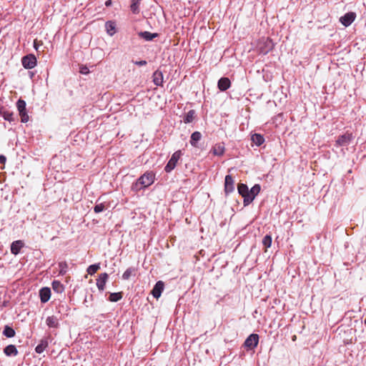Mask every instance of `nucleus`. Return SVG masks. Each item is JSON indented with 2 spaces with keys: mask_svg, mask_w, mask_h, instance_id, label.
Masks as SVG:
<instances>
[{
  "mask_svg": "<svg viewBox=\"0 0 366 366\" xmlns=\"http://www.w3.org/2000/svg\"><path fill=\"white\" fill-rule=\"evenodd\" d=\"M154 180V174L152 172H147L142 174L133 184L132 189L135 190H140L142 188L150 186Z\"/></svg>",
  "mask_w": 366,
  "mask_h": 366,
  "instance_id": "obj_1",
  "label": "nucleus"
},
{
  "mask_svg": "<svg viewBox=\"0 0 366 366\" xmlns=\"http://www.w3.org/2000/svg\"><path fill=\"white\" fill-rule=\"evenodd\" d=\"M182 155L181 150L176 151L172 155L167 165L164 167V171L167 173L171 172L176 167L177 163Z\"/></svg>",
  "mask_w": 366,
  "mask_h": 366,
  "instance_id": "obj_2",
  "label": "nucleus"
},
{
  "mask_svg": "<svg viewBox=\"0 0 366 366\" xmlns=\"http://www.w3.org/2000/svg\"><path fill=\"white\" fill-rule=\"evenodd\" d=\"M261 187L259 184H254L250 190H249L248 197H245V200H243L244 206L249 205L255 197L259 193Z\"/></svg>",
  "mask_w": 366,
  "mask_h": 366,
  "instance_id": "obj_3",
  "label": "nucleus"
},
{
  "mask_svg": "<svg viewBox=\"0 0 366 366\" xmlns=\"http://www.w3.org/2000/svg\"><path fill=\"white\" fill-rule=\"evenodd\" d=\"M352 139V134L351 133L346 132L338 137L335 142V145L337 147H347L350 144Z\"/></svg>",
  "mask_w": 366,
  "mask_h": 366,
  "instance_id": "obj_4",
  "label": "nucleus"
},
{
  "mask_svg": "<svg viewBox=\"0 0 366 366\" xmlns=\"http://www.w3.org/2000/svg\"><path fill=\"white\" fill-rule=\"evenodd\" d=\"M21 64L25 69H33L36 65V58L34 54H28L22 58Z\"/></svg>",
  "mask_w": 366,
  "mask_h": 366,
  "instance_id": "obj_5",
  "label": "nucleus"
},
{
  "mask_svg": "<svg viewBox=\"0 0 366 366\" xmlns=\"http://www.w3.org/2000/svg\"><path fill=\"white\" fill-rule=\"evenodd\" d=\"M259 342V335L257 334H251L245 340L244 345L249 349L255 348Z\"/></svg>",
  "mask_w": 366,
  "mask_h": 366,
  "instance_id": "obj_6",
  "label": "nucleus"
},
{
  "mask_svg": "<svg viewBox=\"0 0 366 366\" xmlns=\"http://www.w3.org/2000/svg\"><path fill=\"white\" fill-rule=\"evenodd\" d=\"M274 47V44L272 41L267 38L263 40L262 44L259 45V52L262 54H268L271 50H272Z\"/></svg>",
  "mask_w": 366,
  "mask_h": 366,
  "instance_id": "obj_7",
  "label": "nucleus"
},
{
  "mask_svg": "<svg viewBox=\"0 0 366 366\" xmlns=\"http://www.w3.org/2000/svg\"><path fill=\"white\" fill-rule=\"evenodd\" d=\"M108 278V274L104 272L99 274V277L97 279V287L100 292H103L104 290Z\"/></svg>",
  "mask_w": 366,
  "mask_h": 366,
  "instance_id": "obj_8",
  "label": "nucleus"
},
{
  "mask_svg": "<svg viewBox=\"0 0 366 366\" xmlns=\"http://www.w3.org/2000/svg\"><path fill=\"white\" fill-rule=\"evenodd\" d=\"M234 190V181L231 175H227L224 179V191L229 194Z\"/></svg>",
  "mask_w": 366,
  "mask_h": 366,
  "instance_id": "obj_9",
  "label": "nucleus"
},
{
  "mask_svg": "<svg viewBox=\"0 0 366 366\" xmlns=\"http://www.w3.org/2000/svg\"><path fill=\"white\" fill-rule=\"evenodd\" d=\"M356 14L354 12H348L340 18V22L345 26H350L355 19Z\"/></svg>",
  "mask_w": 366,
  "mask_h": 366,
  "instance_id": "obj_10",
  "label": "nucleus"
},
{
  "mask_svg": "<svg viewBox=\"0 0 366 366\" xmlns=\"http://www.w3.org/2000/svg\"><path fill=\"white\" fill-rule=\"evenodd\" d=\"M152 81L157 86H162L164 76L162 71L157 69L152 74Z\"/></svg>",
  "mask_w": 366,
  "mask_h": 366,
  "instance_id": "obj_11",
  "label": "nucleus"
},
{
  "mask_svg": "<svg viewBox=\"0 0 366 366\" xmlns=\"http://www.w3.org/2000/svg\"><path fill=\"white\" fill-rule=\"evenodd\" d=\"M164 282L162 281H158L155 284V285L154 286V287L152 290V294L153 297L158 299L161 296L162 292L164 290Z\"/></svg>",
  "mask_w": 366,
  "mask_h": 366,
  "instance_id": "obj_12",
  "label": "nucleus"
},
{
  "mask_svg": "<svg viewBox=\"0 0 366 366\" xmlns=\"http://www.w3.org/2000/svg\"><path fill=\"white\" fill-rule=\"evenodd\" d=\"M39 297L42 303L47 302L51 297V290L49 287H45L39 290Z\"/></svg>",
  "mask_w": 366,
  "mask_h": 366,
  "instance_id": "obj_13",
  "label": "nucleus"
},
{
  "mask_svg": "<svg viewBox=\"0 0 366 366\" xmlns=\"http://www.w3.org/2000/svg\"><path fill=\"white\" fill-rule=\"evenodd\" d=\"M231 86V81L227 77H222L219 79L217 83L218 89L220 91L224 92L228 89Z\"/></svg>",
  "mask_w": 366,
  "mask_h": 366,
  "instance_id": "obj_14",
  "label": "nucleus"
},
{
  "mask_svg": "<svg viewBox=\"0 0 366 366\" xmlns=\"http://www.w3.org/2000/svg\"><path fill=\"white\" fill-rule=\"evenodd\" d=\"M24 246V243L21 240H16L11 244V252L16 255L20 252L21 249Z\"/></svg>",
  "mask_w": 366,
  "mask_h": 366,
  "instance_id": "obj_15",
  "label": "nucleus"
},
{
  "mask_svg": "<svg viewBox=\"0 0 366 366\" xmlns=\"http://www.w3.org/2000/svg\"><path fill=\"white\" fill-rule=\"evenodd\" d=\"M46 324L50 328H58L59 327V319L54 315L49 316L46 320Z\"/></svg>",
  "mask_w": 366,
  "mask_h": 366,
  "instance_id": "obj_16",
  "label": "nucleus"
},
{
  "mask_svg": "<svg viewBox=\"0 0 366 366\" xmlns=\"http://www.w3.org/2000/svg\"><path fill=\"white\" fill-rule=\"evenodd\" d=\"M138 36L145 41H149L157 37L159 34L157 33H151L149 31H145L138 32Z\"/></svg>",
  "mask_w": 366,
  "mask_h": 366,
  "instance_id": "obj_17",
  "label": "nucleus"
},
{
  "mask_svg": "<svg viewBox=\"0 0 366 366\" xmlns=\"http://www.w3.org/2000/svg\"><path fill=\"white\" fill-rule=\"evenodd\" d=\"M0 115H1L6 121L9 122L15 121L14 114L10 111L3 110L2 108H0Z\"/></svg>",
  "mask_w": 366,
  "mask_h": 366,
  "instance_id": "obj_18",
  "label": "nucleus"
},
{
  "mask_svg": "<svg viewBox=\"0 0 366 366\" xmlns=\"http://www.w3.org/2000/svg\"><path fill=\"white\" fill-rule=\"evenodd\" d=\"M202 139V134L199 132H194L192 134L190 144L194 147H197L198 142Z\"/></svg>",
  "mask_w": 366,
  "mask_h": 366,
  "instance_id": "obj_19",
  "label": "nucleus"
},
{
  "mask_svg": "<svg viewBox=\"0 0 366 366\" xmlns=\"http://www.w3.org/2000/svg\"><path fill=\"white\" fill-rule=\"evenodd\" d=\"M238 193L244 198L245 200V197H248L249 189L248 187L245 184H239L237 186Z\"/></svg>",
  "mask_w": 366,
  "mask_h": 366,
  "instance_id": "obj_20",
  "label": "nucleus"
},
{
  "mask_svg": "<svg viewBox=\"0 0 366 366\" xmlns=\"http://www.w3.org/2000/svg\"><path fill=\"white\" fill-rule=\"evenodd\" d=\"M48 340L46 338L41 339L39 345L36 347L35 351L38 354L42 353L44 350L48 347Z\"/></svg>",
  "mask_w": 366,
  "mask_h": 366,
  "instance_id": "obj_21",
  "label": "nucleus"
},
{
  "mask_svg": "<svg viewBox=\"0 0 366 366\" xmlns=\"http://www.w3.org/2000/svg\"><path fill=\"white\" fill-rule=\"evenodd\" d=\"M4 352L6 356H16L18 354V350L15 345H9L4 348Z\"/></svg>",
  "mask_w": 366,
  "mask_h": 366,
  "instance_id": "obj_22",
  "label": "nucleus"
},
{
  "mask_svg": "<svg viewBox=\"0 0 366 366\" xmlns=\"http://www.w3.org/2000/svg\"><path fill=\"white\" fill-rule=\"evenodd\" d=\"M105 27L107 34L110 36H112L116 33V24L114 22L110 21H107L105 24Z\"/></svg>",
  "mask_w": 366,
  "mask_h": 366,
  "instance_id": "obj_23",
  "label": "nucleus"
},
{
  "mask_svg": "<svg viewBox=\"0 0 366 366\" xmlns=\"http://www.w3.org/2000/svg\"><path fill=\"white\" fill-rule=\"evenodd\" d=\"M212 152L213 153L214 155H216V156H222L224 152V146L223 144H215L212 149Z\"/></svg>",
  "mask_w": 366,
  "mask_h": 366,
  "instance_id": "obj_24",
  "label": "nucleus"
},
{
  "mask_svg": "<svg viewBox=\"0 0 366 366\" xmlns=\"http://www.w3.org/2000/svg\"><path fill=\"white\" fill-rule=\"evenodd\" d=\"M251 139H252V142L258 147L262 145L264 142V137L259 134H254L252 136Z\"/></svg>",
  "mask_w": 366,
  "mask_h": 366,
  "instance_id": "obj_25",
  "label": "nucleus"
},
{
  "mask_svg": "<svg viewBox=\"0 0 366 366\" xmlns=\"http://www.w3.org/2000/svg\"><path fill=\"white\" fill-rule=\"evenodd\" d=\"M51 285L53 290L56 293H62L64 290V285L58 280H54Z\"/></svg>",
  "mask_w": 366,
  "mask_h": 366,
  "instance_id": "obj_26",
  "label": "nucleus"
},
{
  "mask_svg": "<svg viewBox=\"0 0 366 366\" xmlns=\"http://www.w3.org/2000/svg\"><path fill=\"white\" fill-rule=\"evenodd\" d=\"M2 333L5 337L8 338L13 337L16 335L15 330L9 325L4 326Z\"/></svg>",
  "mask_w": 366,
  "mask_h": 366,
  "instance_id": "obj_27",
  "label": "nucleus"
},
{
  "mask_svg": "<svg viewBox=\"0 0 366 366\" xmlns=\"http://www.w3.org/2000/svg\"><path fill=\"white\" fill-rule=\"evenodd\" d=\"M195 111L192 109V110H189L187 114L186 115L184 116V122L185 124H189V123H191L193 122V120L195 118Z\"/></svg>",
  "mask_w": 366,
  "mask_h": 366,
  "instance_id": "obj_28",
  "label": "nucleus"
},
{
  "mask_svg": "<svg viewBox=\"0 0 366 366\" xmlns=\"http://www.w3.org/2000/svg\"><path fill=\"white\" fill-rule=\"evenodd\" d=\"M136 269L134 267H129L122 274V279L129 280L132 276H135Z\"/></svg>",
  "mask_w": 366,
  "mask_h": 366,
  "instance_id": "obj_29",
  "label": "nucleus"
},
{
  "mask_svg": "<svg viewBox=\"0 0 366 366\" xmlns=\"http://www.w3.org/2000/svg\"><path fill=\"white\" fill-rule=\"evenodd\" d=\"M123 297V293L122 292H113L111 293L109 297V300L110 302H116L119 300H122Z\"/></svg>",
  "mask_w": 366,
  "mask_h": 366,
  "instance_id": "obj_30",
  "label": "nucleus"
},
{
  "mask_svg": "<svg viewBox=\"0 0 366 366\" xmlns=\"http://www.w3.org/2000/svg\"><path fill=\"white\" fill-rule=\"evenodd\" d=\"M139 2L140 0H132V3L130 6L131 11L133 14H139Z\"/></svg>",
  "mask_w": 366,
  "mask_h": 366,
  "instance_id": "obj_31",
  "label": "nucleus"
},
{
  "mask_svg": "<svg viewBox=\"0 0 366 366\" xmlns=\"http://www.w3.org/2000/svg\"><path fill=\"white\" fill-rule=\"evenodd\" d=\"M262 244L267 249L271 247L272 244V236L270 234L265 235L262 239Z\"/></svg>",
  "mask_w": 366,
  "mask_h": 366,
  "instance_id": "obj_32",
  "label": "nucleus"
},
{
  "mask_svg": "<svg viewBox=\"0 0 366 366\" xmlns=\"http://www.w3.org/2000/svg\"><path fill=\"white\" fill-rule=\"evenodd\" d=\"M59 268V274L64 275L67 272L68 264L66 262H60L58 264Z\"/></svg>",
  "mask_w": 366,
  "mask_h": 366,
  "instance_id": "obj_33",
  "label": "nucleus"
},
{
  "mask_svg": "<svg viewBox=\"0 0 366 366\" xmlns=\"http://www.w3.org/2000/svg\"><path fill=\"white\" fill-rule=\"evenodd\" d=\"M99 268H100L99 264H94L89 266L86 271L89 274L92 275L94 273H96L99 269Z\"/></svg>",
  "mask_w": 366,
  "mask_h": 366,
  "instance_id": "obj_34",
  "label": "nucleus"
},
{
  "mask_svg": "<svg viewBox=\"0 0 366 366\" xmlns=\"http://www.w3.org/2000/svg\"><path fill=\"white\" fill-rule=\"evenodd\" d=\"M26 102L22 99H19L16 102V107L19 112H22L23 110H26Z\"/></svg>",
  "mask_w": 366,
  "mask_h": 366,
  "instance_id": "obj_35",
  "label": "nucleus"
},
{
  "mask_svg": "<svg viewBox=\"0 0 366 366\" xmlns=\"http://www.w3.org/2000/svg\"><path fill=\"white\" fill-rule=\"evenodd\" d=\"M106 209L105 204L104 203L97 204L94 207V211L95 213H99L103 212Z\"/></svg>",
  "mask_w": 366,
  "mask_h": 366,
  "instance_id": "obj_36",
  "label": "nucleus"
},
{
  "mask_svg": "<svg viewBox=\"0 0 366 366\" xmlns=\"http://www.w3.org/2000/svg\"><path fill=\"white\" fill-rule=\"evenodd\" d=\"M19 116L21 117V122L26 123L29 121V115L27 114L26 110L19 112Z\"/></svg>",
  "mask_w": 366,
  "mask_h": 366,
  "instance_id": "obj_37",
  "label": "nucleus"
},
{
  "mask_svg": "<svg viewBox=\"0 0 366 366\" xmlns=\"http://www.w3.org/2000/svg\"><path fill=\"white\" fill-rule=\"evenodd\" d=\"M133 63L137 66H145L147 65V62L145 60H141V61H133Z\"/></svg>",
  "mask_w": 366,
  "mask_h": 366,
  "instance_id": "obj_38",
  "label": "nucleus"
},
{
  "mask_svg": "<svg viewBox=\"0 0 366 366\" xmlns=\"http://www.w3.org/2000/svg\"><path fill=\"white\" fill-rule=\"evenodd\" d=\"M6 158L4 155H0V164H4L6 162Z\"/></svg>",
  "mask_w": 366,
  "mask_h": 366,
  "instance_id": "obj_39",
  "label": "nucleus"
},
{
  "mask_svg": "<svg viewBox=\"0 0 366 366\" xmlns=\"http://www.w3.org/2000/svg\"><path fill=\"white\" fill-rule=\"evenodd\" d=\"M112 0H107V1L105 2V5H106L107 6H111V5H112Z\"/></svg>",
  "mask_w": 366,
  "mask_h": 366,
  "instance_id": "obj_40",
  "label": "nucleus"
},
{
  "mask_svg": "<svg viewBox=\"0 0 366 366\" xmlns=\"http://www.w3.org/2000/svg\"><path fill=\"white\" fill-rule=\"evenodd\" d=\"M86 69H87V68L82 69H81V72L82 74H86Z\"/></svg>",
  "mask_w": 366,
  "mask_h": 366,
  "instance_id": "obj_41",
  "label": "nucleus"
},
{
  "mask_svg": "<svg viewBox=\"0 0 366 366\" xmlns=\"http://www.w3.org/2000/svg\"><path fill=\"white\" fill-rule=\"evenodd\" d=\"M86 69H87V68L82 69H81V72L82 74H86Z\"/></svg>",
  "mask_w": 366,
  "mask_h": 366,
  "instance_id": "obj_42",
  "label": "nucleus"
},
{
  "mask_svg": "<svg viewBox=\"0 0 366 366\" xmlns=\"http://www.w3.org/2000/svg\"><path fill=\"white\" fill-rule=\"evenodd\" d=\"M34 46L35 49H36V50H37V49H38V48H37V46H36V42H35V41H34Z\"/></svg>",
  "mask_w": 366,
  "mask_h": 366,
  "instance_id": "obj_43",
  "label": "nucleus"
},
{
  "mask_svg": "<svg viewBox=\"0 0 366 366\" xmlns=\"http://www.w3.org/2000/svg\"><path fill=\"white\" fill-rule=\"evenodd\" d=\"M364 322H365V325H366V318L365 319Z\"/></svg>",
  "mask_w": 366,
  "mask_h": 366,
  "instance_id": "obj_44",
  "label": "nucleus"
}]
</instances>
